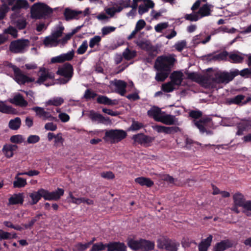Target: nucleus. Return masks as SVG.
<instances>
[{"mask_svg":"<svg viewBox=\"0 0 251 251\" xmlns=\"http://www.w3.org/2000/svg\"><path fill=\"white\" fill-rule=\"evenodd\" d=\"M239 75L243 77H247L249 75H251V68H246L241 71L235 69L229 73L223 72L220 75H216L215 77L213 78V81L217 83H228Z\"/></svg>","mask_w":251,"mask_h":251,"instance_id":"f257e3e1","label":"nucleus"},{"mask_svg":"<svg viewBox=\"0 0 251 251\" xmlns=\"http://www.w3.org/2000/svg\"><path fill=\"white\" fill-rule=\"evenodd\" d=\"M176 59L172 55H161L156 58L154 67L157 71L171 73Z\"/></svg>","mask_w":251,"mask_h":251,"instance_id":"f03ea898","label":"nucleus"},{"mask_svg":"<svg viewBox=\"0 0 251 251\" xmlns=\"http://www.w3.org/2000/svg\"><path fill=\"white\" fill-rule=\"evenodd\" d=\"M127 245L133 250L141 251H151L154 250L155 247L153 242L143 239L139 240L130 239L128 241Z\"/></svg>","mask_w":251,"mask_h":251,"instance_id":"7ed1b4c3","label":"nucleus"},{"mask_svg":"<svg viewBox=\"0 0 251 251\" xmlns=\"http://www.w3.org/2000/svg\"><path fill=\"white\" fill-rule=\"evenodd\" d=\"M52 10L47 4L43 3H34L30 10L31 17L32 19H40L43 14L47 15L52 13Z\"/></svg>","mask_w":251,"mask_h":251,"instance_id":"20e7f679","label":"nucleus"},{"mask_svg":"<svg viewBox=\"0 0 251 251\" xmlns=\"http://www.w3.org/2000/svg\"><path fill=\"white\" fill-rule=\"evenodd\" d=\"M29 45L28 39H20L11 42L9 46V51L15 54H21L25 53Z\"/></svg>","mask_w":251,"mask_h":251,"instance_id":"39448f33","label":"nucleus"},{"mask_svg":"<svg viewBox=\"0 0 251 251\" xmlns=\"http://www.w3.org/2000/svg\"><path fill=\"white\" fill-rule=\"evenodd\" d=\"M9 67L13 70L14 74V79L19 84L24 85L25 83L34 81V78L29 77L24 74L22 71L16 66L11 63L9 65Z\"/></svg>","mask_w":251,"mask_h":251,"instance_id":"423d86ee","label":"nucleus"},{"mask_svg":"<svg viewBox=\"0 0 251 251\" xmlns=\"http://www.w3.org/2000/svg\"><path fill=\"white\" fill-rule=\"evenodd\" d=\"M73 72V66L69 63H66L61 67L58 68L56 74L64 77V78L61 79V83L65 84L72 77Z\"/></svg>","mask_w":251,"mask_h":251,"instance_id":"0eeeda50","label":"nucleus"},{"mask_svg":"<svg viewBox=\"0 0 251 251\" xmlns=\"http://www.w3.org/2000/svg\"><path fill=\"white\" fill-rule=\"evenodd\" d=\"M127 133L124 130L110 129L106 130L103 139H110L112 143H118L125 139Z\"/></svg>","mask_w":251,"mask_h":251,"instance_id":"6e6552de","label":"nucleus"},{"mask_svg":"<svg viewBox=\"0 0 251 251\" xmlns=\"http://www.w3.org/2000/svg\"><path fill=\"white\" fill-rule=\"evenodd\" d=\"M157 248L167 251H177L179 243L169 238H160L157 241Z\"/></svg>","mask_w":251,"mask_h":251,"instance_id":"1a4fd4ad","label":"nucleus"},{"mask_svg":"<svg viewBox=\"0 0 251 251\" xmlns=\"http://www.w3.org/2000/svg\"><path fill=\"white\" fill-rule=\"evenodd\" d=\"M234 204L242 207L245 210L251 211V201H246L244 196L240 192L235 193L233 196Z\"/></svg>","mask_w":251,"mask_h":251,"instance_id":"9d476101","label":"nucleus"},{"mask_svg":"<svg viewBox=\"0 0 251 251\" xmlns=\"http://www.w3.org/2000/svg\"><path fill=\"white\" fill-rule=\"evenodd\" d=\"M43 198L46 201H58L64 195V190L62 188H58L55 191L49 192L43 188Z\"/></svg>","mask_w":251,"mask_h":251,"instance_id":"9b49d317","label":"nucleus"},{"mask_svg":"<svg viewBox=\"0 0 251 251\" xmlns=\"http://www.w3.org/2000/svg\"><path fill=\"white\" fill-rule=\"evenodd\" d=\"M74 51L73 50L66 53H62L58 56L52 57L50 62L51 63H61L66 61H71L74 57Z\"/></svg>","mask_w":251,"mask_h":251,"instance_id":"f8f14e48","label":"nucleus"},{"mask_svg":"<svg viewBox=\"0 0 251 251\" xmlns=\"http://www.w3.org/2000/svg\"><path fill=\"white\" fill-rule=\"evenodd\" d=\"M90 118L92 122H97L98 124H107L111 123V120L109 117H105L102 115L93 111L90 112Z\"/></svg>","mask_w":251,"mask_h":251,"instance_id":"ddd939ff","label":"nucleus"},{"mask_svg":"<svg viewBox=\"0 0 251 251\" xmlns=\"http://www.w3.org/2000/svg\"><path fill=\"white\" fill-rule=\"evenodd\" d=\"M107 251H126V245L120 242H110L106 244Z\"/></svg>","mask_w":251,"mask_h":251,"instance_id":"4468645a","label":"nucleus"},{"mask_svg":"<svg viewBox=\"0 0 251 251\" xmlns=\"http://www.w3.org/2000/svg\"><path fill=\"white\" fill-rule=\"evenodd\" d=\"M232 243L228 240H223L215 244L212 251H224L232 247Z\"/></svg>","mask_w":251,"mask_h":251,"instance_id":"2eb2a0df","label":"nucleus"},{"mask_svg":"<svg viewBox=\"0 0 251 251\" xmlns=\"http://www.w3.org/2000/svg\"><path fill=\"white\" fill-rule=\"evenodd\" d=\"M43 188L39 189L37 191H34L28 194L31 201L28 202L30 205H33L37 204L42 198H43Z\"/></svg>","mask_w":251,"mask_h":251,"instance_id":"dca6fc26","label":"nucleus"},{"mask_svg":"<svg viewBox=\"0 0 251 251\" xmlns=\"http://www.w3.org/2000/svg\"><path fill=\"white\" fill-rule=\"evenodd\" d=\"M24 201V193L14 194L8 199V205L23 204Z\"/></svg>","mask_w":251,"mask_h":251,"instance_id":"f3484780","label":"nucleus"},{"mask_svg":"<svg viewBox=\"0 0 251 251\" xmlns=\"http://www.w3.org/2000/svg\"><path fill=\"white\" fill-rule=\"evenodd\" d=\"M170 78L173 84L179 86L183 81V74L180 71H174L170 75Z\"/></svg>","mask_w":251,"mask_h":251,"instance_id":"a211bd4d","label":"nucleus"},{"mask_svg":"<svg viewBox=\"0 0 251 251\" xmlns=\"http://www.w3.org/2000/svg\"><path fill=\"white\" fill-rule=\"evenodd\" d=\"M97 102L99 104L113 106L118 104V100L114 99L111 100L106 96L99 95L97 99Z\"/></svg>","mask_w":251,"mask_h":251,"instance_id":"6ab92c4d","label":"nucleus"},{"mask_svg":"<svg viewBox=\"0 0 251 251\" xmlns=\"http://www.w3.org/2000/svg\"><path fill=\"white\" fill-rule=\"evenodd\" d=\"M228 55V52L225 50L216 55H213L212 53L209 54L205 56V57L207 61H211L212 60H225Z\"/></svg>","mask_w":251,"mask_h":251,"instance_id":"aec40b11","label":"nucleus"},{"mask_svg":"<svg viewBox=\"0 0 251 251\" xmlns=\"http://www.w3.org/2000/svg\"><path fill=\"white\" fill-rule=\"evenodd\" d=\"M179 128L176 126H156L154 129L159 133L172 134L177 132Z\"/></svg>","mask_w":251,"mask_h":251,"instance_id":"412c9836","label":"nucleus"},{"mask_svg":"<svg viewBox=\"0 0 251 251\" xmlns=\"http://www.w3.org/2000/svg\"><path fill=\"white\" fill-rule=\"evenodd\" d=\"M213 236L210 234L205 239L202 240L198 245L199 251H207L211 246Z\"/></svg>","mask_w":251,"mask_h":251,"instance_id":"4be33fe9","label":"nucleus"},{"mask_svg":"<svg viewBox=\"0 0 251 251\" xmlns=\"http://www.w3.org/2000/svg\"><path fill=\"white\" fill-rule=\"evenodd\" d=\"M132 139L135 142L140 144L149 143L151 142V138L145 135L143 133H139L133 135Z\"/></svg>","mask_w":251,"mask_h":251,"instance_id":"5701e85b","label":"nucleus"},{"mask_svg":"<svg viewBox=\"0 0 251 251\" xmlns=\"http://www.w3.org/2000/svg\"><path fill=\"white\" fill-rule=\"evenodd\" d=\"M81 14H82V11H76L66 8L64 11V15L65 19L67 21H69L73 19H77L78 16Z\"/></svg>","mask_w":251,"mask_h":251,"instance_id":"b1692460","label":"nucleus"},{"mask_svg":"<svg viewBox=\"0 0 251 251\" xmlns=\"http://www.w3.org/2000/svg\"><path fill=\"white\" fill-rule=\"evenodd\" d=\"M18 149L16 145L5 144L2 148V151L6 157L10 158L13 155V151Z\"/></svg>","mask_w":251,"mask_h":251,"instance_id":"393cba45","label":"nucleus"},{"mask_svg":"<svg viewBox=\"0 0 251 251\" xmlns=\"http://www.w3.org/2000/svg\"><path fill=\"white\" fill-rule=\"evenodd\" d=\"M29 7V4L26 0H16L15 4L11 7V10L18 12L21 9H27Z\"/></svg>","mask_w":251,"mask_h":251,"instance_id":"a878e982","label":"nucleus"},{"mask_svg":"<svg viewBox=\"0 0 251 251\" xmlns=\"http://www.w3.org/2000/svg\"><path fill=\"white\" fill-rule=\"evenodd\" d=\"M114 86L117 90V92L122 96H124L126 92V83L121 80H116Z\"/></svg>","mask_w":251,"mask_h":251,"instance_id":"bb28decb","label":"nucleus"},{"mask_svg":"<svg viewBox=\"0 0 251 251\" xmlns=\"http://www.w3.org/2000/svg\"><path fill=\"white\" fill-rule=\"evenodd\" d=\"M161 109L157 106H153L148 111V115L151 117H152L157 121H160L159 116L161 114Z\"/></svg>","mask_w":251,"mask_h":251,"instance_id":"cd10ccee","label":"nucleus"},{"mask_svg":"<svg viewBox=\"0 0 251 251\" xmlns=\"http://www.w3.org/2000/svg\"><path fill=\"white\" fill-rule=\"evenodd\" d=\"M136 183L141 186H146L148 187H151L154 184V182L150 178L145 177H139L135 179Z\"/></svg>","mask_w":251,"mask_h":251,"instance_id":"c85d7f7f","label":"nucleus"},{"mask_svg":"<svg viewBox=\"0 0 251 251\" xmlns=\"http://www.w3.org/2000/svg\"><path fill=\"white\" fill-rule=\"evenodd\" d=\"M16 105L25 107L27 105V102L24 99L21 94L15 96L13 99V102Z\"/></svg>","mask_w":251,"mask_h":251,"instance_id":"c756f323","label":"nucleus"},{"mask_svg":"<svg viewBox=\"0 0 251 251\" xmlns=\"http://www.w3.org/2000/svg\"><path fill=\"white\" fill-rule=\"evenodd\" d=\"M21 125V120L19 117H16L9 121L8 126L12 130L18 129Z\"/></svg>","mask_w":251,"mask_h":251,"instance_id":"7c9ffc66","label":"nucleus"},{"mask_svg":"<svg viewBox=\"0 0 251 251\" xmlns=\"http://www.w3.org/2000/svg\"><path fill=\"white\" fill-rule=\"evenodd\" d=\"M14 109L11 106L7 105L4 101L0 100V112L9 114L14 113Z\"/></svg>","mask_w":251,"mask_h":251,"instance_id":"2f4dec72","label":"nucleus"},{"mask_svg":"<svg viewBox=\"0 0 251 251\" xmlns=\"http://www.w3.org/2000/svg\"><path fill=\"white\" fill-rule=\"evenodd\" d=\"M148 55L145 58V61L146 62L149 63H151L152 61V60L156 57L157 54L158 53L157 49L156 47H154L152 50H151L149 51H148Z\"/></svg>","mask_w":251,"mask_h":251,"instance_id":"473e14b6","label":"nucleus"},{"mask_svg":"<svg viewBox=\"0 0 251 251\" xmlns=\"http://www.w3.org/2000/svg\"><path fill=\"white\" fill-rule=\"evenodd\" d=\"M210 12L209 6L207 4H205L200 8L198 13L201 16V17H203L209 16Z\"/></svg>","mask_w":251,"mask_h":251,"instance_id":"72a5a7b5","label":"nucleus"},{"mask_svg":"<svg viewBox=\"0 0 251 251\" xmlns=\"http://www.w3.org/2000/svg\"><path fill=\"white\" fill-rule=\"evenodd\" d=\"M64 100L61 97H55L52 99L49 100L46 103L49 105H54L59 106L64 102Z\"/></svg>","mask_w":251,"mask_h":251,"instance_id":"f704fd0d","label":"nucleus"},{"mask_svg":"<svg viewBox=\"0 0 251 251\" xmlns=\"http://www.w3.org/2000/svg\"><path fill=\"white\" fill-rule=\"evenodd\" d=\"M138 46L142 50L147 51L152 50L154 47L149 41H141L137 43Z\"/></svg>","mask_w":251,"mask_h":251,"instance_id":"c9c22d12","label":"nucleus"},{"mask_svg":"<svg viewBox=\"0 0 251 251\" xmlns=\"http://www.w3.org/2000/svg\"><path fill=\"white\" fill-rule=\"evenodd\" d=\"M124 58L126 60H130L136 56V52L135 50H131L126 48L123 53Z\"/></svg>","mask_w":251,"mask_h":251,"instance_id":"e433bc0d","label":"nucleus"},{"mask_svg":"<svg viewBox=\"0 0 251 251\" xmlns=\"http://www.w3.org/2000/svg\"><path fill=\"white\" fill-rule=\"evenodd\" d=\"M175 116L171 115H166L162 117L161 122L167 125H172L175 123Z\"/></svg>","mask_w":251,"mask_h":251,"instance_id":"4c0bfd02","label":"nucleus"},{"mask_svg":"<svg viewBox=\"0 0 251 251\" xmlns=\"http://www.w3.org/2000/svg\"><path fill=\"white\" fill-rule=\"evenodd\" d=\"M175 86L172 82L169 81L162 85L161 90L166 93L172 92L175 89Z\"/></svg>","mask_w":251,"mask_h":251,"instance_id":"58836bf2","label":"nucleus"},{"mask_svg":"<svg viewBox=\"0 0 251 251\" xmlns=\"http://www.w3.org/2000/svg\"><path fill=\"white\" fill-rule=\"evenodd\" d=\"M245 96L243 95H238L232 98H231L228 100L229 104H235L239 105L242 104L243 100H244Z\"/></svg>","mask_w":251,"mask_h":251,"instance_id":"ea45409f","label":"nucleus"},{"mask_svg":"<svg viewBox=\"0 0 251 251\" xmlns=\"http://www.w3.org/2000/svg\"><path fill=\"white\" fill-rule=\"evenodd\" d=\"M155 76V79L157 81H164L169 76L170 72H165L164 71H158Z\"/></svg>","mask_w":251,"mask_h":251,"instance_id":"a19ab883","label":"nucleus"},{"mask_svg":"<svg viewBox=\"0 0 251 251\" xmlns=\"http://www.w3.org/2000/svg\"><path fill=\"white\" fill-rule=\"evenodd\" d=\"M16 180L13 182L14 188H22L27 184L26 179L25 178L16 176Z\"/></svg>","mask_w":251,"mask_h":251,"instance_id":"79ce46f5","label":"nucleus"},{"mask_svg":"<svg viewBox=\"0 0 251 251\" xmlns=\"http://www.w3.org/2000/svg\"><path fill=\"white\" fill-rule=\"evenodd\" d=\"M44 44L46 46L56 47L58 45L57 41H56L51 35L46 37L44 40Z\"/></svg>","mask_w":251,"mask_h":251,"instance_id":"37998d69","label":"nucleus"},{"mask_svg":"<svg viewBox=\"0 0 251 251\" xmlns=\"http://www.w3.org/2000/svg\"><path fill=\"white\" fill-rule=\"evenodd\" d=\"M229 58L232 60V62L234 63H242L244 60L243 56L235 53H230L229 55Z\"/></svg>","mask_w":251,"mask_h":251,"instance_id":"c03bdc74","label":"nucleus"},{"mask_svg":"<svg viewBox=\"0 0 251 251\" xmlns=\"http://www.w3.org/2000/svg\"><path fill=\"white\" fill-rule=\"evenodd\" d=\"M64 29V27L63 26H59L56 30L52 32L51 34V36L58 42L59 40L58 38L62 35Z\"/></svg>","mask_w":251,"mask_h":251,"instance_id":"a18cd8bd","label":"nucleus"},{"mask_svg":"<svg viewBox=\"0 0 251 251\" xmlns=\"http://www.w3.org/2000/svg\"><path fill=\"white\" fill-rule=\"evenodd\" d=\"M106 248V244L102 242H99L93 244L90 251H102Z\"/></svg>","mask_w":251,"mask_h":251,"instance_id":"49530a36","label":"nucleus"},{"mask_svg":"<svg viewBox=\"0 0 251 251\" xmlns=\"http://www.w3.org/2000/svg\"><path fill=\"white\" fill-rule=\"evenodd\" d=\"M41 74L37 80L36 82L39 84L43 83L44 81L48 79L47 70L45 68H43L40 69Z\"/></svg>","mask_w":251,"mask_h":251,"instance_id":"de8ad7c7","label":"nucleus"},{"mask_svg":"<svg viewBox=\"0 0 251 251\" xmlns=\"http://www.w3.org/2000/svg\"><path fill=\"white\" fill-rule=\"evenodd\" d=\"M90 247L87 243L82 244L79 242L75 245V248L73 249V251H85Z\"/></svg>","mask_w":251,"mask_h":251,"instance_id":"09e8293b","label":"nucleus"},{"mask_svg":"<svg viewBox=\"0 0 251 251\" xmlns=\"http://www.w3.org/2000/svg\"><path fill=\"white\" fill-rule=\"evenodd\" d=\"M101 41V37L100 36H95L92 38L89 42V47L93 48L95 46H98Z\"/></svg>","mask_w":251,"mask_h":251,"instance_id":"8fccbe9b","label":"nucleus"},{"mask_svg":"<svg viewBox=\"0 0 251 251\" xmlns=\"http://www.w3.org/2000/svg\"><path fill=\"white\" fill-rule=\"evenodd\" d=\"M187 77L188 79L195 82L201 81L202 79V76L195 72L188 73L187 75Z\"/></svg>","mask_w":251,"mask_h":251,"instance_id":"3c124183","label":"nucleus"},{"mask_svg":"<svg viewBox=\"0 0 251 251\" xmlns=\"http://www.w3.org/2000/svg\"><path fill=\"white\" fill-rule=\"evenodd\" d=\"M87 48V41L86 40H85L82 42V44L78 48L76 52L78 54H83L86 52Z\"/></svg>","mask_w":251,"mask_h":251,"instance_id":"603ef678","label":"nucleus"},{"mask_svg":"<svg viewBox=\"0 0 251 251\" xmlns=\"http://www.w3.org/2000/svg\"><path fill=\"white\" fill-rule=\"evenodd\" d=\"M10 141L15 144H21L24 141V139L21 135H15L10 137Z\"/></svg>","mask_w":251,"mask_h":251,"instance_id":"864d4df0","label":"nucleus"},{"mask_svg":"<svg viewBox=\"0 0 251 251\" xmlns=\"http://www.w3.org/2000/svg\"><path fill=\"white\" fill-rule=\"evenodd\" d=\"M185 19L187 20L190 21H195L196 22L199 20L200 19L199 14L197 13H192L191 14H187L185 15Z\"/></svg>","mask_w":251,"mask_h":251,"instance_id":"5fc2aeb1","label":"nucleus"},{"mask_svg":"<svg viewBox=\"0 0 251 251\" xmlns=\"http://www.w3.org/2000/svg\"><path fill=\"white\" fill-rule=\"evenodd\" d=\"M97 96V93L88 89L85 92L84 98L86 100H90L91 99H94Z\"/></svg>","mask_w":251,"mask_h":251,"instance_id":"6e6d98bb","label":"nucleus"},{"mask_svg":"<svg viewBox=\"0 0 251 251\" xmlns=\"http://www.w3.org/2000/svg\"><path fill=\"white\" fill-rule=\"evenodd\" d=\"M32 110L35 111L36 113V115L40 118H42L44 116L45 114V111L44 109L42 107L36 106L32 108Z\"/></svg>","mask_w":251,"mask_h":251,"instance_id":"4d7b16f0","label":"nucleus"},{"mask_svg":"<svg viewBox=\"0 0 251 251\" xmlns=\"http://www.w3.org/2000/svg\"><path fill=\"white\" fill-rule=\"evenodd\" d=\"M5 33H7L12 35L14 38H17L18 36V31L14 27L10 26L4 30Z\"/></svg>","mask_w":251,"mask_h":251,"instance_id":"13d9d810","label":"nucleus"},{"mask_svg":"<svg viewBox=\"0 0 251 251\" xmlns=\"http://www.w3.org/2000/svg\"><path fill=\"white\" fill-rule=\"evenodd\" d=\"M40 140V138L38 135H29L26 140L28 144H35L38 143Z\"/></svg>","mask_w":251,"mask_h":251,"instance_id":"bf43d9fd","label":"nucleus"},{"mask_svg":"<svg viewBox=\"0 0 251 251\" xmlns=\"http://www.w3.org/2000/svg\"><path fill=\"white\" fill-rule=\"evenodd\" d=\"M27 23L25 19H19L16 22V25L17 27L22 30L25 28Z\"/></svg>","mask_w":251,"mask_h":251,"instance_id":"052dcab7","label":"nucleus"},{"mask_svg":"<svg viewBox=\"0 0 251 251\" xmlns=\"http://www.w3.org/2000/svg\"><path fill=\"white\" fill-rule=\"evenodd\" d=\"M186 46V42L185 40H182L178 42L175 45V48L178 51H181Z\"/></svg>","mask_w":251,"mask_h":251,"instance_id":"680f3d73","label":"nucleus"},{"mask_svg":"<svg viewBox=\"0 0 251 251\" xmlns=\"http://www.w3.org/2000/svg\"><path fill=\"white\" fill-rule=\"evenodd\" d=\"M168 26V23H162L155 25L154 28L157 32H161L163 29L167 28Z\"/></svg>","mask_w":251,"mask_h":251,"instance_id":"e2e57ef3","label":"nucleus"},{"mask_svg":"<svg viewBox=\"0 0 251 251\" xmlns=\"http://www.w3.org/2000/svg\"><path fill=\"white\" fill-rule=\"evenodd\" d=\"M189 116L192 118L197 119L201 118L202 115V113L199 110H191L189 113Z\"/></svg>","mask_w":251,"mask_h":251,"instance_id":"0e129e2a","label":"nucleus"},{"mask_svg":"<svg viewBox=\"0 0 251 251\" xmlns=\"http://www.w3.org/2000/svg\"><path fill=\"white\" fill-rule=\"evenodd\" d=\"M11 233L0 229V240L11 239Z\"/></svg>","mask_w":251,"mask_h":251,"instance_id":"69168bd1","label":"nucleus"},{"mask_svg":"<svg viewBox=\"0 0 251 251\" xmlns=\"http://www.w3.org/2000/svg\"><path fill=\"white\" fill-rule=\"evenodd\" d=\"M146 22L144 20H139L136 23L135 29H136V31H139L144 28V27L146 25Z\"/></svg>","mask_w":251,"mask_h":251,"instance_id":"338daca9","label":"nucleus"},{"mask_svg":"<svg viewBox=\"0 0 251 251\" xmlns=\"http://www.w3.org/2000/svg\"><path fill=\"white\" fill-rule=\"evenodd\" d=\"M143 126V125L142 123L136 121H133L130 127V129L132 130H138L142 128Z\"/></svg>","mask_w":251,"mask_h":251,"instance_id":"774afa93","label":"nucleus"}]
</instances>
